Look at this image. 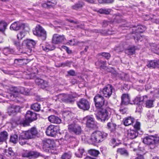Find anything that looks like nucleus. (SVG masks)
<instances>
[{
    "label": "nucleus",
    "instance_id": "obj_12",
    "mask_svg": "<svg viewBox=\"0 0 159 159\" xmlns=\"http://www.w3.org/2000/svg\"><path fill=\"white\" fill-rule=\"evenodd\" d=\"M59 130L58 127L51 125L47 128L46 133L49 136L54 137L59 132Z\"/></svg>",
    "mask_w": 159,
    "mask_h": 159
},
{
    "label": "nucleus",
    "instance_id": "obj_50",
    "mask_svg": "<svg viewBox=\"0 0 159 159\" xmlns=\"http://www.w3.org/2000/svg\"><path fill=\"white\" fill-rule=\"evenodd\" d=\"M133 36L134 37V39L136 42H138L140 40H141V38L142 37V36L139 33H137V34H136L135 36Z\"/></svg>",
    "mask_w": 159,
    "mask_h": 159
},
{
    "label": "nucleus",
    "instance_id": "obj_61",
    "mask_svg": "<svg viewBox=\"0 0 159 159\" xmlns=\"http://www.w3.org/2000/svg\"><path fill=\"white\" fill-rule=\"evenodd\" d=\"M68 21L71 22V23H74L75 24H77L78 23V21H74L73 20H68Z\"/></svg>",
    "mask_w": 159,
    "mask_h": 159
},
{
    "label": "nucleus",
    "instance_id": "obj_63",
    "mask_svg": "<svg viewBox=\"0 0 159 159\" xmlns=\"http://www.w3.org/2000/svg\"><path fill=\"white\" fill-rule=\"evenodd\" d=\"M14 44L17 46H19L20 45V43L19 42L16 41H14Z\"/></svg>",
    "mask_w": 159,
    "mask_h": 159
},
{
    "label": "nucleus",
    "instance_id": "obj_53",
    "mask_svg": "<svg viewBox=\"0 0 159 159\" xmlns=\"http://www.w3.org/2000/svg\"><path fill=\"white\" fill-rule=\"evenodd\" d=\"M110 72L111 73V74L113 77H116L118 75L117 72L113 69H112V70L110 71Z\"/></svg>",
    "mask_w": 159,
    "mask_h": 159
},
{
    "label": "nucleus",
    "instance_id": "obj_21",
    "mask_svg": "<svg viewBox=\"0 0 159 159\" xmlns=\"http://www.w3.org/2000/svg\"><path fill=\"white\" fill-rule=\"evenodd\" d=\"M49 121L52 123L60 124L61 122L60 118L54 115H51L48 117Z\"/></svg>",
    "mask_w": 159,
    "mask_h": 159
},
{
    "label": "nucleus",
    "instance_id": "obj_30",
    "mask_svg": "<svg viewBox=\"0 0 159 159\" xmlns=\"http://www.w3.org/2000/svg\"><path fill=\"white\" fill-rule=\"evenodd\" d=\"M42 47L43 50L46 52L52 50L55 48L54 46L53 45L51 46L49 44L42 46Z\"/></svg>",
    "mask_w": 159,
    "mask_h": 159
},
{
    "label": "nucleus",
    "instance_id": "obj_40",
    "mask_svg": "<svg viewBox=\"0 0 159 159\" xmlns=\"http://www.w3.org/2000/svg\"><path fill=\"white\" fill-rule=\"evenodd\" d=\"M107 126L111 131H113L115 129L116 125L111 122H109L107 123Z\"/></svg>",
    "mask_w": 159,
    "mask_h": 159
},
{
    "label": "nucleus",
    "instance_id": "obj_48",
    "mask_svg": "<svg viewBox=\"0 0 159 159\" xmlns=\"http://www.w3.org/2000/svg\"><path fill=\"white\" fill-rule=\"evenodd\" d=\"M147 66L149 68L152 67V68H155L156 67L155 60L151 61Z\"/></svg>",
    "mask_w": 159,
    "mask_h": 159
},
{
    "label": "nucleus",
    "instance_id": "obj_1",
    "mask_svg": "<svg viewBox=\"0 0 159 159\" xmlns=\"http://www.w3.org/2000/svg\"><path fill=\"white\" fill-rule=\"evenodd\" d=\"M38 132L36 127H34L27 131H23L19 135V143L21 145L25 144L26 140L33 139L37 135Z\"/></svg>",
    "mask_w": 159,
    "mask_h": 159
},
{
    "label": "nucleus",
    "instance_id": "obj_11",
    "mask_svg": "<svg viewBox=\"0 0 159 159\" xmlns=\"http://www.w3.org/2000/svg\"><path fill=\"white\" fill-rule=\"evenodd\" d=\"M84 120H86V125L88 127L91 129L97 128V122L92 116H87L84 118Z\"/></svg>",
    "mask_w": 159,
    "mask_h": 159
},
{
    "label": "nucleus",
    "instance_id": "obj_7",
    "mask_svg": "<svg viewBox=\"0 0 159 159\" xmlns=\"http://www.w3.org/2000/svg\"><path fill=\"white\" fill-rule=\"evenodd\" d=\"M33 33L35 35L40 37L43 40H45L46 38V32L40 25L36 26L34 30H33Z\"/></svg>",
    "mask_w": 159,
    "mask_h": 159
},
{
    "label": "nucleus",
    "instance_id": "obj_55",
    "mask_svg": "<svg viewBox=\"0 0 159 159\" xmlns=\"http://www.w3.org/2000/svg\"><path fill=\"white\" fill-rule=\"evenodd\" d=\"M68 73L70 75L74 76L75 75V73L73 70H70L68 71Z\"/></svg>",
    "mask_w": 159,
    "mask_h": 159
},
{
    "label": "nucleus",
    "instance_id": "obj_15",
    "mask_svg": "<svg viewBox=\"0 0 159 159\" xmlns=\"http://www.w3.org/2000/svg\"><path fill=\"white\" fill-rule=\"evenodd\" d=\"M40 156H42L41 153L36 151H30L22 154L23 157L30 159L37 158Z\"/></svg>",
    "mask_w": 159,
    "mask_h": 159
},
{
    "label": "nucleus",
    "instance_id": "obj_14",
    "mask_svg": "<svg viewBox=\"0 0 159 159\" xmlns=\"http://www.w3.org/2000/svg\"><path fill=\"white\" fill-rule=\"evenodd\" d=\"M23 44L26 45L27 48L26 52L28 54L32 52V48H34L36 43L32 39H27L24 41Z\"/></svg>",
    "mask_w": 159,
    "mask_h": 159
},
{
    "label": "nucleus",
    "instance_id": "obj_59",
    "mask_svg": "<svg viewBox=\"0 0 159 159\" xmlns=\"http://www.w3.org/2000/svg\"><path fill=\"white\" fill-rule=\"evenodd\" d=\"M71 114V113L69 111H65L63 113V115L65 117H67Z\"/></svg>",
    "mask_w": 159,
    "mask_h": 159
},
{
    "label": "nucleus",
    "instance_id": "obj_60",
    "mask_svg": "<svg viewBox=\"0 0 159 159\" xmlns=\"http://www.w3.org/2000/svg\"><path fill=\"white\" fill-rule=\"evenodd\" d=\"M70 64L69 62L66 61L64 63H62L61 64V66H68Z\"/></svg>",
    "mask_w": 159,
    "mask_h": 159
},
{
    "label": "nucleus",
    "instance_id": "obj_64",
    "mask_svg": "<svg viewBox=\"0 0 159 159\" xmlns=\"http://www.w3.org/2000/svg\"><path fill=\"white\" fill-rule=\"evenodd\" d=\"M85 0L90 3H94V1L93 0Z\"/></svg>",
    "mask_w": 159,
    "mask_h": 159
},
{
    "label": "nucleus",
    "instance_id": "obj_10",
    "mask_svg": "<svg viewBox=\"0 0 159 159\" xmlns=\"http://www.w3.org/2000/svg\"><path fill=\"white\" fill-rule=\"evenodd\" d=\"M77 105L80 109L84 111L88 110L90 107L89 102L84 98H81L77 102Z\"/></svg>",
    "mask_w": 159,
    "mask_h": 159
},
{
    "label": "nucleus",
    "instance_id": "obj_43",
    "mask_svg": "<svg viewBox=\"0 0 159 159\" xmlns=\"http://www.w3.org/2000/svg\"><path fill=\"white\" fill-rule=\"evenodd\" d=\"M71 157V154L70 152L65 153L62 156V159H70Z\"/></svg>",
    "mask_w": 159,
    "mask_h": 159
},
{
    "label": "nucleus",
    "instance_id": "obj_27",
    "mask_svg": "<svg viewBox=\"0 0 159 159\" xmlns=\"http://www.w3.org/2000/svg\"><path fill=\"white\" fill-rule=\"evenodd\" d=\"M134 120V118L130 117L124 119L123 122L124 125L127 126L131 125L133 123Z\"/></svg>",
    "mask_w": 159,
    "mask_h": 159
},
{
    "label": "nucleus",
    "instance_id": "obj_57",
    "mask_svg": "<svg viewBox=\"0 0 159 159\" xmlns=\"http://www.w3.org/2000/svg\"><path fill=\"white\" fill-rule=\"evenodd\" d=\"M25 60V59H15L14 60L15 63H18V62H21Z\"/></svg>",
    "mask_w": 159,
    "mask_h": 159
},
{
    "label": "nucleus",
    "instance_id": "obj_35",
    "mask_svg": "<svg viewBox=\"0 0 159 159\" xmlns=\"http://www.w3.org/2000/svg\"><path fill=\"white\" fill-rule=\"evenodd\" d=\"M137 28V30H135L137 33H142L146 29L145 26L142 25H138Z\"/></svg>",
    "mask_w": 159,
    "mask_h": 159
},
{
    "label": "nucleus",
    "instance_id": "obj_26",
    "mask_svg": "<svg viewBox=\"0 0 159 159\" xmlns=\"http://www.w3.org/2000/svg\"><path fill=\"white\" fill-rule=\"evenodd\" d=\"M57 97L58 99L60 101L68 103V101H70V100L68 99V94L65 93L60 94L57 96Z\"/></svg>",
    "mask_w": 159,
    "mask_h": 159
},
{
    "label": "nucleus",
    "instance_id": "obj_46",
    "mask_svg": "<svg viewBox=\"0 0 159 159\" xmlns=\"http://www.w3.org/2000/svg\"><path fill=\"white\" fill-rule=\"evenodd\" d=\"M117 152L122 155H126L128 154V153L126 150L124 148H120L118 149Z\"/></svg>",
    "mask_w": 159,
    "mask_h": 159
},
{
    "label": "nucleus",
    "instance_id": "obj_44",
    "mask_svg": "<svg viewBox=\"0 0 159 159\" xmlns=\"http://www.w3.org/2000/svg\"><path fill=\"white\" fill-rule=\"evenodd\" d=\"M98 56H102L103 57H104L107 59H108L110 57L111 55L108 53L107 52H102L99 53L98 54Z\"/></svg>",
    "mask_w": 159,
    "mask_h": 159
},
{
    "label": "nucleus",
    "instance_id": "obj_34",
    "mask_svg": "<svg viewBox=\"0 0 159 159\" xmlns=\"http://www.w3.org/2000/svg\"><path fill=\"white\" fill-rule=\"evenodd\" d=\"M31 109L36 111H39L40 109V105L38 103H36L32 104L31 107Z\"/></svg>",
    "mask_w": 159,
    "mask_h": 159
},
{
    "label": "nucleus",
    "instance_id": "obj_13",
    "mask_svg": "<svg viewBox=\"0 0 159 159\" xmlns=\"http://www.w3.org/2000/svg\"><path fill=\"white\" fill-rule=\"evenodd\" d=\"M113 89L114 88L112 85L108 84L104 87L101 92L104 97L108 98L112 95Z\"/></svg>",
    "mask_w": 159,
    "mask_h": 159
},
{
    "label": "nucleus",
    "instance_id": "obj_19",
    "mask_svg": "<svg viewBox=\"0 0 159 159\" xmlns=\"http://www.w3.org/2000/svg\"><path fill=\"white\" fill-rule=\"evenodd\" d=\"M20 109V107L14 105H11L7 108V112L10 115L12 113L17 112Z\"/></svg>",
    "mask_w": 159,
    "mask_h": 159
},
{
    "label": "nucleus",
    "instance_id": "obj_16",
    "mask_svg": "<svg viewBox=\"0 0 159 159\" xmlns=\"http://www.w3.org/2000/svg\"><path fill=\"white\" fill-rule=\"evenodd\" d=\"M65 38L63 35H59L57 34H55L53 36L52 42L55 44H58L63 42Z\"/></svg>",
    "mask_w": 159,
    "mask_h": 159
},
{
    "label": "nucleus",
    "instance_id": "obj_6",
    "mask_svg": "<svg viewBox=\"0 0 159 159\" xmlns=\"http://www.w3.org/2000/svg\"><path fill=\"white\" fill-rule=\"evenodd\" d=\"M11 97H19L20 93L27 95L28 94V90L23 87H14L11 89Z\"/></svg>",
    "mask_w": 159,
    "mask_h": 159
},
{
    "label": "nucleus",
    "instance_id": "obj_23",
    "mask_svg": "<svg viewBox=\"0 0 159 159\" xmlns=\"http://www.w3.org/2000/svg\"><path fill=\"white\" fill-rule=\"evenodd\" d=\"M35 82L37 84L40 86V87L42 89L45 88L48 85L46 81L39 78H37L35 80Z\"/></svg>",
    "mask_w": 159,
    "mask_h": 159
},
{
    "label": "nucleus",
    "instance_id": "obj_31",
    "mask_svg": "<svg viewBox=\"0 0 159 159\" xmlns=\"http://www.w3.org/2000/svg\"><path fill=\"white\" fill-rule=\"evenodd\" d=\"M5 154L7 156L11 157L15 155V153L11 148H9L8 149H6L5 152Z\"/></svg>",
    "mask_w": 159,
    "mask_h": 159
},
{
    "label": "nucleus",
    "instance_id": "obj_56",
    "mask_svg": "<svg viewBox=\"0 0 159 159\" xmlns=\"http://www.w3.org/2000/svg\"><path fill=\"white\" fill-rule=\"evenodd\" d=\"M120 112L123 114L126 113L127 112V110L126 109H120L119 110Z\"/></svg>",
    "mask_w": 159,
    "mask_h": 159
},
{
    "label": "nucleus",
    "instance_id": "obj_22",
    "mask_svg": "<svg viewBox=\"0 0 159 159\" xmlns=\"http://www.w3.org/2000/svg\"><path fill=\"white\" fill-rule=\"evenodd\" d=\"M52 146V141L48 139L43 141V148L44 151H48V149Z\"/></svg>",
    "mask_w": 159,
    "mask_h": 159
},
{
    "label": "nucleus",
    "instance_id": "obj_42",
    "mask_svg": "<svg viewBox=\"0 0 159 159\" xmlns=\"http://www.w3.org/2000/svg\"><path fill=\"white\" fill-rule=\"evenodd\" d=\"M147 99L145 101L146 102V107L148 108H150L153 107V101L152 100H147Z\"/></svg>",
    "mask_w": 159,
    "mask_h": 159
},
{
    "label": "nucleus",
    "instance_id": "obj_45",
    "mask_svg": "<svg viewBox=\"0 0 159 159\" xmlns=\"http://www.w3.org/2000/svg\"><path fill=\"white\" fill-rule=\"evenodd\" d=\"M98 2L100 3H112L114 2V0H98Z\"/></svg>",
    "mask_w": 159,
    "mask_h": 159
},
{
    "label": "nucleus",
    "instance_id": "obj_5",
    "mask_svg": "<svg viewBox=\"0 0 159 159\" xmlns=\"http://www.w3.org/2000/svg\"><path fill=\"white\" fill-rule=\"evenodd\" d=\"M159 142V137L153 136H149L144 138L143 140L144 143L149 145L151 148H153L155 147V144Z\"/></svg>",
    "mask_w": 159,
    "mask_h": 159
},
{
    "label": "nucleus",
    "instance_id": "obj_49",
    "mask_svg": "<svg viewBox=\"0 0 159 159\" xmlns=\"http://www.w3.org/2000/svg\"><path fill=\"white\" fill-rule=\"evenodd\" d=\"M25 35V33L24 32L21 31L17 34V38L18 39H21Z\"/></svg>",
    "mask_w": 159,
    "mask_h": 159
},
{
    "label": "nucleus",
    "instance_id": "obj_47",
    "mask_svg": "<svg viewBox=\"0 0 159 159\" xmlns=\"http://www.w3.org/2000/svg\"><path fill=\"white\" fill-rule=\"evenodd\" d=\"M110 12V10L109 9H100L99 10V12L100 13L105 14H108Z\"/></svg>",
    "mask_w": 159,
    "mask_h": 159
},
{
    "label": "nucleus",
    "instance_id": "obj_18",
    "mask_svg": "<svg viewBox=\"0 0 159 159\" xmlns=\"http://www.w3.org/2000/svg\"><path fill=\"white\" fill-rule=\"evenodd\" d=\"M121 105H126L130 103V98L128 94H123L121 97Z\"/></svg>",
    "mask_w": 159,
    "mask_h": 159
},
{
    "label": "nucleus",
    "instance_id": "obj_32",
    "mask_svg": "<svg viewBox=\"0 0 159 159\" xmlns=\"http://www.w3.org/2000/svg\"><path fill=\"white\" fill-rule=\"evenodd\" d=\"M8 133L6 131L2 132L0 133V136L3 142L5 141L8 138Z\"/></svg>",
    "mask_w": 159,
    "mask_h": 159
},
{
    "label": "nucleus",
    "instance_id": "obj_41",
    "mask_svg": "<svg viewBox=\"0 0 159 159\" xmlns=\"http://www.w3.org/2000/svg\"><path fill=\"white\" fill-rule=\"evenodd\" d=\"M18 138L17 135L16 134L11 136L10 141L14 143H16L18 140Z\"/></svg>",
    "mask_w": 159,
    "mask_h": 159
},
{
    "label": "nucleus",
    "instance_id": "obj_17",
    "mask_svg": "<svg viewBox=\"0 0 159 159\" xmlns=\"http://www.w3.org/2000/svg\"><path fill=\"white\" fill-rule=\"evenodd\" d=\"M25 27L24 24L17 21L15 22L11 25L10 29L11 30L17 31L21 29H24Z\"/></svg>",
    "mask_w": 159,
    "mask_h": 159
},
{
    "label": "nucleus",
    "instance_id": "obj_25",
    "mask_svg": "<svg viewBox=\"0 0 159 159\" xmlns=\"http://www.w3.org/2000/svg\"><path fill=\"white\" fill-rule=\"evenodd\" d=\"M147 99V96L146 95L142 97L138 96L134 99V104L136 105L140 104V102L145 101Z\"/></svg>",
    "mask_w": 159,
    "mask_h": 159
},
{
    "label": "nucleus",
    "instance_id": "obj_36",
    "mask_svg": "<svg viewBox=\"0 0 159 159\" xmlns=\"http://www.w3.org/2000/svg\"><path fill=\"white\" fill-rule=\"evenodd\" d=\"M77 95L76 93H71L68 94V99L70 100L68 103H71L73 102V99L76 98Z\"/></svg>",
    "mask_w": 159,
    "mask_h": 159
},
{
    "label": "nucleus",
    "instance_id": "obj_2",
    "mask_svg": "<svg viewBox=\"0 0 159 159\" xmlns=\"http://www.w3.org/2000/svg\"><path fill=\"white\" fill-rule=\"evenodd\" d=\"M37 115L35 113L28 111L25 116V119H20L16 121L17 125L25 127L29 125V123L37 119Z\"/></svg>",
    "mask_w": 159,
    "mask_h": 159
},
{
    "label": "nucleus",
    "instance_id": "obj_8",
    "mask_svg": "<svg viewBox=\"0 0 159 159\" xmlns=\"http://www.w3.org/2000/svg\"><path fill=\"white\" fill-rule=\"evenodd\" d=\"M95 105L98 109L103 108L104 107L105 100L104 97L100 94L97 95L94 98Z\"/></svg>",
    "mask_w": 159,
    "mask_h": 159
},
{
    "label": "nucleus",
    "instance_id": "obj_33",
    "mask_svg": "<svg viewBox=\"0 0 159 159\" xmlns=\"http://www.w3.org/2000/svg\"><path fill=\"white\" fill-rule=\"evenodd\" d=\"M95 64L97 65H98L101 68L104 69L106 67V61L101 60H98V61L96 62Z\"/></svg>",
    "mask_w": 159,
    "mask_h": 159
},
{
    "label": "nucleus",
    "instance_id": "obj_51",
    "mask_svg": "<svg viewBox=\"0 0 159 159\" xmlns=\"http://www.w3.org/2000/svg\"><path fill=\"white\" fill-rule=\"evenodd\" d=\"M140 124L139 122H137L135 124L134 126V128L135 131H138L140 129Z\"/></svg>",
    "mask_w": 159,
    "mask_h": 159
},
{
    "label": "nucleus",
    "instance_id": "obj_58",
    "mask_svg": "<svg viewBox=\"0 0 159 159\" xmlns=\"http://www.w3.org/2000/svg\"><path fill=\"white\" fill-rule=\"evenodd\" d=\"M109 22L107 21L104 20L103 22L102 26L103 27H107L108 25Z\"/></svg>",
    "mask_w": 159,
    "mask_h": 159
},
{
    "label": "nucleus",
    "instance_id": "obj_37",
    "mask_svg": "<svg viewBox=\"0 0 159 159\" xmlns=\"http://www.w3.org/2000/svg\"><path fill=\"white\" fill-rule=\"evenodd\" d=\"M84 151V149L80 148L78 149V151L75 153V155L78 157H82Z\"/></svg>",
    "mask_w": 159,
    "mask_h": 159
},
{
    "label": "nucleus",
    "instance_id": "obj_52",
    "mask_svg": "<svg viewBox=\"0 0 159 159\" xmlns=\"http://www.w3.org/2000/svg\"><path fill=\"white\" fill-rule=\"evenodd\" d=\"M137 105L136 108V111L139 112H141L142 111V107L140 104Z\"/></svg>",
    "mask_w": 159,
    "mask_h": 159
},
{
    "label": "nucleus",
    "instance_id": "obj_24",
    "mask_svg": "<svg viewBox=\"0 0 159 159\" xmlns=\"http://www.w3.org/2000/svg\"><path fill=\"white\" fill-rule=\"evenodd\" d=\"M138 135V132L134 130H128L127 136L129 138L133 139L137 137Z\"/></svg>",
    "mask_w": 159,
    "mask_h": 159
},
{
    "label": "nucleus",
    "instance_id": "obj_38",
    "mask_svg": "<svg viewBox=\"0 0 159 159\" xmlns=\"http://www.w3.org/2000/svg\"><path fill=\"white\" fill-rule=\"evenodd\" d=\"M7 24L4 21L0 22V31L4 32L6 28Z\"/></svg>",
    "mask_w": 159,
    "mask_h": 159
},
{
    "label": "nucleus",
    "instance_id": "obj_20",
    "mask_svg": "<svg viewBox=\"0 0 159 159\" xmlns=\"http://www.w3.org/2000/svg\"><path fill=\"white\" fill-rule=\"evenodd\" d=\"M56 3L57 2L55 1H52L48 2L47 3H42L41 5L42 7L44 8L49 9L53 8Z\"/></svg>",
    "mask_w": 159,
    "mask_h": 159
},
{
    "label": "nucleus",
    "instance_id": "obj_39",
    "mask_svg": "<svg viewBox=\"0 0 159 159\" xmlns=\"http://www.w3.org/2000/svg\"><path fill=\"white\" fill-rule=\"evenodd\" d=\"M89 153L91 155L97 157L99 154V152L97 150L94 149H91L89 151Z\"/></svg>",
    "mask_w": 159,
    "mask_h": 159
},
{
    "label": "nucleus",
    "instance_id": "obj_29",
    "mask_svg": "<svg viewBox=\"0 0 159 159\" xmlns=\"http://www.w3.org/2000/svg\"><path fill=\"white\" fill-rule=\"evenodd\" d=\"M84 3L82 2H79L72 6V8L74 10H78L82 7L84 6Z\"/></svg>",
    "mask_w": 159,
    "mask_h": 159
},
{
    "label": "nucleus",
    "instance_id": "obj_28",
    "mask_svg": "<svg viewBox=\"0 0 159 159\" xmlns=\"http://www.w3.org/2000/svg\"><path fill=\"white\" fill-rule=\"evenodd\" d=\"M136 49L137 48L135 46L129 47L125 50V53L128 55H131L135 53Z\"/></svg>",
    "mask_w": 159,
    "mask_h": 159
},
{
    "label": "nucleus",
    "instance_id": "obj_4",
    "mask_svg": "<svg viewBox=\"0 0 159 159\" xmlns=\"http://www.w3.org/2000/svg\"><path fill=\"white\" fill-rule=\"evenodd\" d=\"M96 115L97 119L102 122H104L110 118L111 113L108 108H101Z\"/></svg>",
    "mask_w": 159,
    "mask_h": 159
},
{
    "label": "nucleus",
    "instance_id": "obj_9",
    "mask_svg": "<svg viewBox=\"0 0 159 159\" xmlns=\"http://www.w3.org/2000/svg\"><path fill=\"white\" fill-rule=\"evenodd\" d=\"M68 129L70 132L76 135L81 134L82 131L81 126L78 124L75 123L69 125Z\"/></svg>",
    "mask_w": 159,
    "mask_h": 159
},
{
    "label": "nucleus",
    "instance_id": "obj_54",
    "mask_svg": "<svg viewBox=\"0 0 159 159\" xmlns=\"http://www.w3.org/2000/svg\"><path fill=\"white\" fill-rule=\"evenodd\" d=\"M62 48L63 49L65 50L66 52L69 54L71 53L72 52L71 50L69 49V48L66 46H62Z\"/></svg>",
    "mask_w": 159,
    "mask_h": 159
},
{
    "label": "nucleus",
    "instance_id": "obj_62",
    "mask_svg": "<svg viewBox=\"0 0 159 159\" xmlns=\"http://www.w3.org/2000/svg\"><path fill=\"white\" fill-rule=\"evenodd\" d=\"M156 63V67H159V60H155Z\"/></svg>",
    "mask_w": 159,
    "mask_h": 159
},
{
    "label": "nucleus",
    "instance_id": "obj_3",
    "mask_svg": "<svg viewBox=\"0 0 159 159\" xmlns=\"http://www.w3.org/2000/svg\"><path fill=\"white\" fill-rule=\"evenodd\" d=\"M107 135L106 133L99 131L93 132L89 139V142L93 144L101 142L105 139Z\"/></svg>",
    "mask_w": 159,
    "mask_h": 159
}]
</instances>
